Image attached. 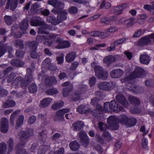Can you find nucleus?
Listing matches in <instances>:
<instances>
[{"instance_id":"nucleus-1","label":"nucleus","mask_w":154,"mask_h":154,"mask_svg":"<svg viewBox=\"0 0 154 154\" xmlns=\"http://www.w3.org/2000/svg\"><path fill=\"white\" fill-rule=\"evenodd\" d=\"M95 76L98 79L102 80L106 79L108 74L107 70H105L101 66H96L94 68Z\"/></svg>"},{"instance_id":"nucleus-2","label":"nucleus","mask_w":154,"mask_h":154,"mask_svg":"<svg viewBox=\"0 0 154 154\" xmlns=\"http://www.w3.org/2000/svg\"><path fill=\"white\" fill-rule=\"evenodd\" d=\"M33 130L31 128L29 129L27 134L25 131H20L19 134V135L20 137V143L17 146H18L20 144H21L22 146L25 145L27 141V139L29 137L33 135Z\"/></svg>"},{"instance_id":"nucleus-3","label":"nucleus","mask_w":154,"mask_h":154,"mask_svg":"<svg viewBox=\"0 0 154 154\" xmlns=\"http://www.w3.org/2000/svg\"><path fill=\"white\" fill-rule=\"evenodd\" d=\"M145 75V72L143 68L138 66H136L133 72L130 75L131 79H135L141 78Z\"/></svg>"},{"instance_id":"nucleus-4","label":"nucleus","mask_w":154,"mask_h":154,"mask_svg":"<svg viewBox=\"0 0 154 154\" xmlns=\"http://www.w3.org/2000/svg\"><path fill=\"white\" fill-rule=\"evenodd\" d=\"M118 119L114 116H110L107 119V122L110 128L113 130L118 129L119 125L117 121Z\"/></svg>"},{"instance_id":"nucleus-5","label":"nucleus","mask_w":154,"mask_h":154,"mask_svg":"<svg viewBox=\"0 0 154 154\" xmlns=\"http://www.w3.org/2000/svg\"><path fill=\"white\" fill-rule=\"evenodd\" d=\"M86 86L82 85L77 88L72 96V100L75 101L79 99L80 95L86 91Z\"/></svg>"},{"instance_id":"nucleus-6","label":"nucleus","mask_w":154,"mask_h":154,"mask_svg":"<svg viewBox=\"0 0 154 154\" xmlns=\"http://www.w3.org/2000/svg\"><path fill=\"white\" fill-rule=\"evenodd\" d=\"M150 38L153 39L154 42V33L148 36L141 38L138 43V45L141 46L147 45L150 42Z\"/></svg>"},{"instance_id":"nucleus-7","label":"nucleus","mask_w":154,"mask_h":154,"mask_svg":"<svg viewBox=\"0 0 154 154\" xmlns=\"http://www.w3.org/2000/svg\"><path fill=\"white\" fill-rule=\"evenodd\" d=\"M9 121L6 118H2L0 122V131L2 132L6 133L8 129Z\"/></svg>"},{"instance_id":"nucleus-8","label":"nucleus","mask_w":154,"mask_h":154,"mask_svg":"<svg viewBox=\"0 0 154 154\" xmlns=\"http://www.w3.org/2000/svg\"><path fill=\"white\" fill-rule=\"evenodd\" d=\"M48 3L49 4L52 5L55 8L61 11L64 7V4L57 0H50L48 2Z\"/></svg>"},{"instance_id":"nucleus-9","label":"nucleus","mask_w":154,"mask_h":154,"mask_svg":"<svg viewBox=\"0 0 154 154\" xmlns=\"http://www.w3.org/2000/svg\"><path fill=\"white\" fill-rule=\"evenodd\" d=\"M13 83L17 87L19 86L22 88L26 87L25 81L23 78L22 77L19 76L15 78L13 81Z\"/></svg>"},{"instance_id":"nucleus-10","label":"nucleus","mask_w":154,"mask_h":154,"mask_svg":"<svg viewBox=\"0 0 154 154\" xmlns=\"http://www.w3.org/2000/svg\"><path fill=\"white\" fill-rule=\"evenodd\" d=\"M56 37V35L53 33L48 34L47 36L44 35H38L36 36V40L37 41L41 42L45 40L51 39Z\"/></svg>"},{"instance_id":"nucleus-11","label":"nucleus","mask_w":154,"mask_h":154,"mask_svg":"<svg viewBox=\"0 0 154 154\" xmlns=\"http://www.w3.org/2000/svg\"><path fill=\"white\" fill-rule=\"evenodd\" d=\"M79 137L83 145L87 146L89 143V139L86 135V133L84 131H81L79 134Z\"/></svg>"},{"instance_id":"nucleus-12","label":"nucleus","mask_w":154,"mask_h":154,"mask_svg":"<svg viewBox=\"0 0 154 154\" xmlns=\"http://www.w3.org/2000/svg\"><path fill=\"white\" fill-rule=\"evenodd\" d=\"M123 71L121 69H114L111 71L110 75L113 78H117L120 77L123 74Z\"/></svg>"},{"instance_id":"nucleus-13","label":"nucleus","mask_w":154,"mask_h":154,"mask_svg":"<svg viewBox=\"0 0 154 154\" xmlns=\"http://www.w3.org/2000/svg\"><path fill=\"white\" fill-rule=\"evenodd\" d=\"M116 98L119 102L125 107H127L128 106V101L125 96L122 94H117L116 96Z\"/></svg>"},{"instance_id":"nucleus-14","label":"nucleus","mask_w":154,"mask_h":154,"mask_svg":"<svg viewBox=\"0 0 154 154\" xmlns=\"http://www.w3.org/2000/svg\"><path fill=\"white\" fill-rule=\"evenodd\" d=\"M128 7V4H124L114 7L113 8V12L117 14H121L123 10Z\"/></svg>"},{"instance_id":"nucleus-15","label":"nucleus","mask_w":154,"mask_h":154,"mask_svg":"<svg viewBox=\"0 0 154 154\" xmlns=\"http://www.w3.org/2000/svg\"><path fill=\"white\" fill-rule=\"evenodd\" d=\"M110 107L111 111L118 113L122 109L121 106L119 107L118 102L115 100L112 101L110 103Z\"/></svg>"},{"instance_id":"nucleus-16","label":"nucleus","mask_w":154,"mask_h":154,"mask_svg":"<svg viewBox=\"0 0 154 154\" xmlns=\"http://www.w3.org/2000/svg\"><path fill=\"white\" fill-rule=\"evenodd\" d=\"M29 27L28 22L26 19H24L19 24L20 29L22 31V33H26V30Z\"/></svg>"},{"instance_id":"nucleus-17","label":"nucleus","mask_w":154,"mask_h":154,"mask_svg":"<svg viewBox=\"0 0 154 154\" xmlns=\"http://www.w3.org/2000/svg\"><path fill=\"white\" fill-rule=\"evenodd\" d=\"M76 52L74 51H71L68 53L65 57L66 61L70 63L72 62L76 57Z\"/></svg>"},{"instance_id":"nucleus-18","label":"nucleus","mask_w":154,"mask_h":154,"mask_svg":"<svg viewBox=\"0 0 154 154\" xmlns=\"http://www.w3.org/2000/svg\"><path fill=\"white\" fill-rule=\"evenodd\" d=\"M89 34L90 36L93 37H98L101 38H104L108 35L106 33L97 31H93L90 32Z\"/></svg>"},{"instance_id":"nucleus-19","label":"nucleus","mask_w":154,"mask_h":154,"mask_svg":"<svg viewBox=\"0 0 154 154\" xmlns=\"http://www.w3.org/2000/svg\"><path fill=\"white\" fill-rule=\"evenodd\" d=\"M26 44L29 48L30 51H36L38 45V42L35 41L28 42Z\"/></svg>"},{"instance_id":"nucleus-20","label":"nucleus","mask_w":154,"mask_h":154,"mask_svg":"<svg viewBox=\"0 0 154 154\" xmlns=\"http://www.w3.org/2000/svg\"><path fill=\"white\" fill-rule=\"evenodd\" d=\"M140 62L141 63L147 65L150 61V57L146 54H141L140 57Z\"/></svg>"},{"instance_id":"nucleus-21","label":"nucleus","mask_w":154,"mask_h":154,"mask_svg":"<svg viewBox=\"0 0 154 154\" xmlns=\"http://www.w3.org/2000/svg\"><path fill=\"white\" fill-rule=\"evenodd\" d=\"M84 126L83 122L82 121H77L72 124V127L75 131H80Z\"/></svg>"},{"instance_id":"nucleus-22","label":"nucleus","mask_w":154,"mask_h":154,"mask_svg":"<svg viewBox=\"0 0 154 154\" xmlns=\"http://www.w3.org/2000/svg\"><path fill=\"white\" fill-rule=\"evenodd\" d=\"M52 99L49 97L43 99L40 102L39 106L41 108H45L47 107L51 103Z\"/></svg>"},{"instance_id":"nucleus-23","label":"nucleus","mask_w":154,"mask_h":154,"mask_svg":"<svg viewBox=\"0 0 154 154\" xmlns=\"http://www.w3.org/2000/svg\"><path fill=\"white\" fill-rule=\"evenodd\" d=\"M99 88L102 90L109 91L111 90V87L110 83L108 82H102L99 83Z\"/></svg>"},{"instance_id":"nucleus-24","label":"nucleus","mask_w":154,"mask_h":154,"mask_svg":"<svg viewBox=\"0 0 154 154\" xmlns=\"http://www.w3.org/2000/svg\"><path fill=\"white\" fill-rule=\"evenodd\" d=\"M116 60V58L113 56L109 55L106 57L103 60V62L107 64V66L110 65L114 62Z\"/></svg>"},{"instance_id":"nucleus-25","label":"nucleus","mask_w":154,"mask_h":154,"mask_svg":"<svg viewBox=\"0 0 154 154\" xmlns=\"http://www.w3.org/2000/svg\"><path fill=\"white\" fill-rule=\"evenodd\" d=\"M70 111V109L69 108H64L60 109L56 112L57 116L61 118V119L63 120L64 119V115L69 112Z\"/></svg>"},{"instance_id":"nucleus-26","label":"nucleus","mask_w":154,"mask_h":154,"mask_svg":"<svg viewBox=\"0 0 154 154\" xmlns=\"http://www.w3.org/2000/svg\"><path fill=\"white\" fill-rule=\"evenodd\" d=\"M128 119L126 115H123L120 116L118 121L120 123L125 125L127 127L128 125H129L128 123Z\"/></svg>"},{"instance_id":"nucleus-27","label":"nucleus","mask_w":154,"mask_h":154,"mask_svg":"<svg viewBox=\"0 0 154 154\" xmlns=\"http://www.w3.org/2000/svg\"><path fill=\"white\" fill-rule=\"evenodd\" d=\"M128 100L134 106H138L140 104V101L139 99L133 96H129Z\"/></svg>"},{"instance_id":"nucleus-28","label":"nucleus","mask_w":154,"mask_h":154,"mask_svg":"<svg viewBox=\"0 0 154 154\" xmlns=\"http://www.w3.org/2000/svg\"><path fill=\"white\" fill-rule=\"evenodd\" d=\"M44 23L45 22L37 18L32 19L30 22L31 25L34 26H41L43 25Z\"/></svg>"},{"instance_id":"nucleus-29","label":"nucleus","mask_w":154,"mask_h":154,"mask_svg":"<svg viewBox=\"0 0 154 154\" xmlns=\"http://www.w3.org/2000/svg\"><path fill=\"white\" fill-rule=\"evenodd\" d=\"M20 142L16 145V149L17 150L16 154H26L27 152L26 149L22 148L24 145H22L20 144L18 146V145L20 143Z\"/></svg>"},{"instance_id":"nucleus-30","label":"nucleus","mask_w":154,"mask_h":154,"mask_svg":"<svg viewBox=\"0 0 154 154\" xmlns=\"http://www.w3.org/2000/svg\"><path fill=\"white\" fill-rule=\"evenodd\" d=\"M67 14L66 11L63 10L62 11L60 14L57 16V18H58L60 23L66 19V15Z\"/></svg>"},{"instance_id":"nucleus-31","label":"nucleus","mask_w":154,"mask_h":154,"mask_svg":"<svg viewBox=\"0 0 154 154\" xmlns=\"http://www.w3.org/2000/svg\"><path fill=\"white\" fill-rule=\"evenodd\" d=\"M11 63L12 66L17 67H22L24 64V62L19 60H12L11 61Z\"/></svg>"},{"instance_id":"nucleus-32","label":"nucleus","mask_w":154,"mask_h":154,"mask_svg":"<svg viewBox=\"0 0 154 154\" xmlns=\"http://www.w3.org/2000/svg\"><path fill=\"white\" fill-rule=\"evenodd\" d=\"M24 119V116L23 115H20L18 117L15 126L16 129H17L20 127L23 122Z\"/></svg>"},{"instance_id":"nucleus-33","label":"nucleus","mask_w":154,"mask_h":154,"mask_svg":"<svg viewBox=\"0 0 154 154\" xmlns=\"http://www.w3.org/2000/svg\"><path fill=\"white\" fill-rule=\"evenodd\" d=\"M15 105V102L12 100H7L5 102L3 105V108L12 107Z\"/></svg>"},{"instance_id":"nucleus-34","label":"nucleus","mask_w":154,"mask_h":154,"mask_svg":"<svg viewBox=\"0 0 154 154\" xmlns=\"http://www.w3.org/2000/svg\"><path fill=\"white\" fill-rule=\"evenodd\" d=\"M41 26H42L38 28V32L42 34H48V32H46L45 30L48 28V25L44 23L43 25H41Z\"/></svg>"},{"instance_id":"nucleus-35","label":"nucleus","mask_w":154,"mask_h":154,"mask_svg":"<svg viewBox=\"0 0 154 154\" xmlns=\"http://www.w3.org/2000/svg\"><path fill=\"white\" fill-rule=\"evenodd\" d=\"M18 3V0H11L8 5V9L10 7V9L12 11H14L17 7Z\"/></svg>"},{"instance_id":"nucleus-36","label":"nucleus","mask_w":154,"mask_h":154,"mask_svg":"<svg viewBox=\"0 0 154 154\" xmlns=\"http://www.w3.org/2000/svg\"><path fill=\"white\" fill-rule=\"evenodd\" d=\"M4 19L6 24L9 25L11 24L15 20L14 18L8 15H5Z\"/></svg>"},{"instance_id":"nucleus-37","label":"nucleus","mask_w":154,"mask_h":154,"mask_svg":"<svg viewBox=\"0 0 154 154\" xmlns=\"http://www.w3.org/2000/svg\"><path fill=\"white\" fill-rule=\"evenodd\" d=\"M73 88V86H71L63 88L62 90L63 95L64 97H67L71 92Z\"/></svg>"},{"instance_id":"nucleus-38","label":"nucleus","mask_w":154,"mask_h":154,"mask_svg":"<svg viewBox=\"0 0 154 154\" xmlns=\"http://www.w3.org/2000/svg\"><path fill=\"white\" fill-rule=\"evenodd\" d=\"M79 146V143L75 141L71 142L69 144L70 149L73 151H76L78 150Z\"/></svg>"},{"instance_id":"nucleus-39","label":"nucleus","mask_w":154,"mask_h":154,"mask_svg":"<svg viewBox=\"0 0 154 154\" xmlns=\"http://www.w3.org/2000/svg\"><path fill=\"white\" fill-rule=\"evenodd\" d=\"M64 104V103L61 101L59 102H55L51 106L52 109L54 110L62 107Z\"/></svg>"},{"instance_id":"nucleus-40","label":"nucleus","mask_w":154,"mask_h":154,"mask_svg":"<svg viewBox=\"0 0 154 154\" xmlns=\"http://www.w3.org/2000/svg\"><path fill=\"white\" fill-rule=\"evenodd\" d=\"M3 42H0V57L2 56L5 53V49L7 48V44L3 45Z\"/></svg>"},{"instance_id":"nucleus-41","label":"nucleus","mask_w":154,"mask_h":154,"mask_svg":"<svg viewBox=\"0 0 154 154\" xmlns=\"http://www.w3.org/2000/svg\"><path fill=\"white\" fill-rule=\"evenodd\" d=\"M20 112V110H17L14 111L13 113L11 114L10 117V122L12 125H14V120L16 117V115L19 114Z\"/></svg>"},{"instance_id":"nucleus-42","label":"nucleus","mask_w":154,"mask_h":154,"mask_svg":"<svg viewBox=\"0 0 154 154\" xmlns=\"http://www.w3.org/2000/svg\"><path fill=\"white\" fill-rule=\"evenodd\" d=\"M41 55L42 54L40 52L37 53L36 51H30V56L32 58L37 59L39 58Z\"/></svg>"},{"instance_id":"nucleus-43","label":"nucleus","mask_w":154,"mask_h":154,"mask_svg":"<svg viewBox=\"0 0 154 154\" xmlns=\"http://www.w3.org/2000/svg\"><path fill=\"white\" fill-rule=\"evenodd\" d=\"M24 80L25 81V83L26 86L33 80L32 74H26Z\"/></svg>"},{"instance_id":"nucleus-44","label":"nucleus","mask_w":154,"mask_h":154,"mask_svg":"<svg viewBox=\"0 0 154 154\" xmlns=\"http://www.w3.org/2000/svg\"><path fill=\"white\" fill-rule=\"evenodd\" d=\"M23 42L21 39L15 40L14 42V44L16 47H19L21 49L24 48Z\"/></svg>"},{"instance_id":"nucleus-45","label":"nucleus","mask_w":154,"mask_h":154,"mask_svg":"<svg viewBox=\"0 0 154 154\" xmlns=\"http://www.w3.org/2000/svg\"><path fill=\"white\" fill-rule=\"evenodd\" d=\"M128 125H128L127 127L134 126L136 124L137 121L135 118L130 117L128 119Z\"/></svg>"},{"instance_id":"nucleus-46","label":"nucleus","mask_w":154,"mask_h":154,"mask_svg":"<svg viewBox=\"0 0 154 154\" xmlns=\"http://www.w3.org/2000/svg\"><path fill=\"white\" fill-rule=\"evenodd\" d=\"M58 48H63L69 47L70 46V43L68 41H62Z\"/></svg>"},{"instance_id":"nucleus-47","label":"nucleus","mask_w":154,"mask_h":154,"mask_svg":"<svg viewBox=\"0 0 154 154\" xmlns=\"http://www.w3.org/2000/svg\"><path fill=\"white\" fill-rule=\"evenodd\" d=\"M6 144L2 142L0 144V154H4L6 150Z\"/></svg>"},{"instance_id":"nucleus-48","label":"nucleus","mask_w":154,"mask_h":154,"mask_svg":"<svg viewBox=\"0 0 154 154\" xmlns=\"http://www.w3.org/2000/svg\"><path fill=\"white\" fill-rule=\"evenodd\" d=\"M47 148V146H40L38 151V154H45Z\"/></svg>"},{"instance_id":"nucleus-49","label":"nucleus","mask_w":154,"mask_h":154,"mask_svg":"<svg viewBox=\"0 0 154 154\" xmlns=\"http://www.w3.org/2000/svg\"><path fill=\"white\" fill-rule=\"evenodd\" d=\"M29 91L31 93H35L37 91V87L34 83H32L29 87Z\"/></svg>"},{"instance_id":"nucleus-50","label":"nucleus","mask_w":154,"mask_h":154,"mask_svg":"<svg viewBox=\"0 0 154 154\" xmlns=\"http://www.w3.org/2000/svg\"><path fill=\"white\" fill-rule=\"evenodd\" d=\"M134 19V17H131L127 19L126 24L127 27H129L134 25V22L133 20Z\"/></svg>"},{"instance_id":"nucleus-51","label":"nucleus","mask_w":154,"mask_h":154,"mask_svg":"<svg viewBox=\"0 0 154 154\" xmlns=\"http://www.w3.org/2000/svg\"><path fill=\"white\" fill-rule=\"evenodd\" d=\"M68 11L71 14H75L78 12V9L75 7L72 6L68 9Z\"/></svg>"},{"instance_id":"nucleus-52","label":"nucleus","mask_w":154,"mask_h":154,"mask_svg":"<svg viewBox=\"0 0 154 154\" xmlns=\"http://www.w3.org/2000/svg\"><path fill=\"white\" fill-rule=\"evenodd\" d=\"M46 93L49 95H53L58 93L57 90L55 88L50 89L46 91Z\"/></svg>"},{"instance_id":"nucleus-53","label":"nucleus","mask_w":154,"mask_h":154,"mask_svg":"<svg viewBox=\"0 0 154 154\" xmlns=\"http://www.w3.org/2000/svg\"><path fill=\"white\" fill-rule=\"evenodd\" d=\"M111 7V5L109 2H103L100 5V8L103 9L105 8L106 9H109Z\"/></svg>"},{"instance_id":"nucleus-54","label":"nucleus","mask_w":154,"mask_h":154,"mask_svg":"<svg viewBox=\"0 0 154 154\" xmlns=\"http://www.w3.org/2000/svg\"><path fill=\"white\" fill-rule=\"evenodd\" d=\"M79 65V63L78 62L75 61L72 63L69 69L72 71H74L76 70Z\"/></svg>"},{"instance_id":"nucleus-55","label":"nucleus","mask_w":154,"mask_h":154,"mask_svg":"<svg viewBox=\"0 0 154 154\" xmlns=\"http://www.w3.org/2000/svg\"><path fill=\"white\" fill-rule=\"evenodd\" d=\"M8 143L9 146V152H11L14 145L13 139L11 138H10L8 142Z\"/></svg>"},{"instance_id":"nucleus-56","label":"nucleus","mask_w":154,"mask_h":154,"mask_svg":"<svg viewBox=\"0 0 154 154\" xmlns=\"http://www.w3.org/2000/svg\"><path fill=\"white\" fill-rule=\"evenodd\" d=\"M38 134L40 138L42 140H43L45 139L47 133L46 131L43 130L41 132H39Z\"/></svg>"},{"instance_id":"nucleus-57","label":"nucleus","mask_w":154,"mask_h":154,"mask_svg":"<svg viewBox=\"0 0 154 154\" xmlns=\"http://www.w3.org/2000/svg\"><path fill=\"white\" fill-rule=\"evenodd\" d=\"M98 124V127L101 131H104L106 129L107 126L106 125L103 124L101 122H99Z\"/></svg>"},{"instance_id":"nucleus-58","label":"nucleus","mask_w":154,"mask_h":154,"mask_svg":"<svg viewBox=\"0 0 154 154\" xmlns=\"http://www.w3.org/2000/svg\"><path fill=\"white\" fill-rule=\"evenodd\" d=\"M100 113V109H94L91 111V113L93 116H95L97 118H98V116Z\"/></svg>"},{"instance_id":"nucleus-59","label":"nucleus","mask_w":154,"mask_h":154,"mask_svg":"<svg viewBox=\"0 0 154 154\" xmlns=\"http://www.w3.org/2000/svg\"><path fill=\"white\" fill-rule=\"evenodd\" d=\"M126 40V38H122L116 40V41L114 42L113 43L114 45L116 46H117L119 45Z\"/></svg>"},{"instance_id":"nucleus-60","label":"nucleus","mask_w":154,"mask_h":154,"mask_svg":"<svg viewBox=\"0 0 154 154\" xmlns=\"http://www.w3.org/2000/svg\"><path fill=\"white\" fill-rule=\"evenodd\" d=\"M15 75L13 72H11L9 75L7 77V82L8 83L11 82L15 77Z\"/></svg>"},{"instance_id":"nucleus-61","label":"nucleus","mask_w":154,"mask_h":154,"mask_svg":"<svg viewBox=\"0 0 154 154\" xmlns=\"http://www.w3.org/2000/svg\"><path fill=\"white\" fill-rule=\"evenodd\" d=\"M85 106L81 105L78 108L77 111L80 113L82 114H85L86 113L85 111H87V110H85Z\"/></svg>"},{"instance_id":"nucleus-62","label":"nucleus","mask_w":154,"mask_h":154,"mask_svg":"<svg viewBox=\"0 0 154 154\" xmlns=\"http://www.w3.org/2000/svg\"><path fill=\"white\" fill-rule=\"evenodd\" d=\"M104 109L106 112H108L111 111V109L110 107V103L109 102H106L104 103Z\"/></svg>"},{"instance_id":"nucleus-63","label":"nucleus","mask_w":154,"mask_h":154,"mask_svg":"<svg viewBox=\"0 0 154 154\" xmlns=\"http://www.w3.org/2000/svg\"><path fill=\"white\" fill-rule=\"evenodd\" d=\"M16 54L17 56L20 58L23 57L24 52L21 49H19L16 51Z\"/></svg>"},{"instance_id":"nucleus-64","label":"nucleus","mask_w":154,"mask_h":154,"mask_svg":"<svg viewBox=\"0 0 154 154\" xmlns=\"http://www.w3.org/2000/svg\"><path fill=\"white\" fill-rule=\"evenodd\" d=\"M96 82V79L94 76H92L90 78L89 81L91 86H92L94 85Z\"/></svg>"}]
</instances>
